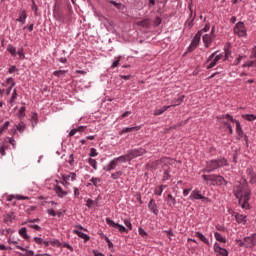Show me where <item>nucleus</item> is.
Returning a JSON list of instances; mask_svg holds the SVG:
<instances>
[{
  "label": "nucleus",
  "instance_id": "603ef678",
  "mask_svg": "<svg viewBox=\"0 0 256 256\" xmlns=\"http://www.w3.org/2000/svg\"><path fill=\"white\" fill-rule=\"evenodd\" d=\"M225 127L228 129L230 135H233V127L228 122H224Z\"/></svg>",
  "mask_w": 256,
  "mask_h": 256
},
{
  "label": "nucleus",
  "instance_id": "20e7f679",
  "mask_svg": "<svg viewBox=\"0 0 256 256\" xmlns=\"http://www.w3.org/2000/svg\"><path fill=\"white\" fill-rule=\"evenodd\" d=\"M225 119H228L229 121H231V123H235L236 125V133L239 137H245V141H247V137L245 136V133L243 132V128H241V122H239V120H235L233 118V116L226 114Z\"/></svg>",
  "mask_w": 256,
  "mask_h": 256
},
{
  "label": "nucleus",
  "instance_id": "4be33fe9",
  "mask_svg": "<svg viewBox=\"0 0 256 256\" xmlns=\"http://www.w3.org/2000/svg\"><path fill=\"white\" fill-rule=\"evenodd\" d=\"M75 235H78V237H80V239H84L85 242L89 241V239H91V237H89V235L79 231V230H74Z\"/></svg>",
  "mask_w": 256,
  "mask_h": 256
},
{
  "label": "nucleus",
  "instance_id": "a211bd4d",
  "mask_svg": "<svg viewBox=\"0 0 256 256\" xmlns=\"http://www.w3.org/2000/svg\"><path fill=\"white\" fill-rule=\"evenodd\" d=\"M54 191L60 199H63V197L68 195L67 191L63 190L61 186H55Z\"/></svg>",
  "mask_w": 256,
  "mask_h": 256
},
{
  "label": "nucleus",
  "instance_id": "13d9d810",
  "mask_svg": "<svg viewBox=\"0 0 256 256\" xmlns=\"http://www.w3.org/2000/svg\"><path fill=\"white\" fill-rule=\"evenodd\" d=\"M8 142L10 143V145H12V147L15 149L17 142L15 141V139L13 138H8Z\"/></svg>",
  "mask_w": 256,
  "mask_h": 256
},
{
  "label": "nucleus",
  "instance_id": "c03bdc74",
  "mask_svg": "<svg viewBox=\"0 0 256 256\" xmlns=\"http://www.w3.org/2000/svg\"><path fill=\"white\" fill-rule=\"evenodd\" d=\"M115 59L116 60L112 63V66H111L112 69H115V67H117L119 65V63L121 61V56H118Z\"/></svg>",
  "mask_w": 256,
  "mask_h": 256
},
{
  "label": "nucleus",
  "instance_id": "864d4df0",
  "mask_svg": "<svg viewBox=\"0 0 256 256\" xmlns=\"http://www.w3.org/2000/svg\"><path fill=\"white\" fill-rule=\"evenodd\" d=\"M224 57H223V61H227L229 59V55H231V51L229 50H225V52L223 53Z\"/></svg>",
  "mask_w": 256,
  "mask_h": 256
},
{
  "label": "nucleus",
  "instance_id": "0eeeda50",
  "mask_svg": "<svg viewBox=\"0 0 256 256\" xmlns=\"http://www.w3.org/2000/svg\"><path fill=\"white\" fill-rule=\"evenodd\" d=\"M147 151L143 148L138 149H132L127 152L128 158L130 161H133V159H137V157H141V155H145Z\"/></svg>",
  "mask_w": 256,
  "mask_h": 256
},
{
  "label": "nucleus",
  "instance_id": "9d476101",
  "mask_svg": "<svg viewBox=\"0 0 256 256\" xmlns=\"http://www.w3.org/2000/svg\"><path fill=\"white\" fill-rule=\"evenodd\" d=\"M246 249H253L256 245V233L244 238Z\"/></svg>",
  "mask_w": 256,
  "mask_h": 256
},
{
  "label": "nucleus",
  "instance_id": "79ce46f5",
  "mask_svg": "<svg viewBox=\"0 0 256 256\" xmlns=\"http://www.w3.org/2000/svg\"><path fill=\"white\" fill-rule=\"evenodd\" d=\"M7 149H9V146L5 144L0 147V155H2V157H5V151H7Z\"/></svg>",
  "mask_w": 256,
  "mask_h": 256
},
{
  "label": "nucleus",
  "instance_id": "4d7b16f0",
  "mask_svg": "<svg viewBox=\"0 0 256 256\" xmlns=\"http://www.w3.org/2000/svg\"><path fill=\"white\" fill-rule=\"evenodd\" d=\"M138 232L141 237H147V232L143 228H139Z\"/></svg>",
  "mask_w": 256,
  "mask_h": 256
},
{
  "label": "nucleus",
  "instance_id": "58836bf2",
  "mask_svg": "<svg viewBox=\"0 0 256 256\" xmlns=\"http://www.w3.org/2000/svg\"><path fill=\"white\" fill-rule=\"evenodd\" d=\"M164 188H165V186H163V185L156 187L154 190L155 195H159V196L163 195Z\"/></svg>",
  "mask_w": 256,
  "mask_h": 256
},
{
  "label": "nucleus",
  "instance_id": "bf43d9fd",
  "mask_svg": "<svg viewBox=\"0 0 256 256\" xmlns=\"http://www.w3.org/2000/svg\"><path fill=\"white\" fill-rule=\"evenodd\" d=\"M19 117H25V107H21L19 109Z\"/></svg>",
  "mask_w": 256,
  "mask_h": 256
},
{
  "label": "nucleus",
  "instance_id": "4c0bfd02",
  "mask_svg": "<svg viewBox=\"0 0 256 256\" xmlns=\"http://www.w3.org/2000/svg\"><path fill=\"white\" fill-rule=\"evenodd\" d=\"M16 99H17V89H14L13 93H12V96H11V99H10L11 107H13V104L15 103Z\"/></svg>",
  "mask_w": 256,
  "mask_h": 256
},
{
  "label": "nucleus",
  "instance_id": "ea45409f",
  "mask_svg": "<svg viewBox=\"0 0 256 256\" xmlns=\"http://www.w3.org/2000/svg\"><path fill=\"white\" fill-rule=\"evenodd\" d=\"M88 163L91 167H93V169H95V171H97V160L96 159L89 158Z\"/></svg>",
  "mask_w": 256,
  "mask_h": 256
},
{
  "label": "nucleus",
  "instance_id": "5fc2aeb1",
  "mask_svg": "<svg viewBox=\"0 0 256 256\" xmlns=\"http://www.w3.org/2000/svg\"><path fill=\"white\" fill-rule=\"evenodd\" d=\"M97 155H99V153H97V149L91 148L90 149V157H97Z\"/></svg>",
  "mask_w": 256,
  "mask_h": 256
},
{
  "label": "nucleus",
  "instance_id": "6ab92c4d",
  "mask_svg": "<svg viewBox=\"0 0 256 256\" xmlns=\"http://www.w3.org/2000/svg\"><path fill=\"white\" fill-rule=\"evenodd\" d=\"M8 243H9V245L16 246V249H20V251H25V248L19 246V239L8 238Z\"/></svg>",
  "mask_w": 256,
  "mask_h": 256
},
{
  "label": "nucleus",
  "instance_id": "338daca9",
  "mask_svg": "<svg viewBox=\"0 0 256 256\" xmlns=\"http://www.w3.org/2000/svg\"><path fill=\"white\" fill-rule=\"evenodd\" d=\"M47 213H48V215H51V217H55L57 215V213H55V210H53V209H49L47 211Z\"/></svg>",
  "mask_w": 256,
  "mask_h": 256
},
{
  "label": "nucleus",
  "instance_id": "69168bd1",
  "mask_svg": "<svg viewBox=\"0 0 256 256\" xmlns=\"http://www.w3.org/2000/svg\"><path fill=\"white\" fill-rule=\"evenodd\" d=\"M93 203H94V202H93L92 199H88L86 205H87V207H88L89 209H91V208L93 207Z\"/></svg>",
  "mask_w": 256,
  "mask_h": 256
},
{
  "label": "nucleus",
  "instance_id": "f3484780",
  "mask_svg": "<svg viewBox=\"0 0 256 256\" xmlns=\"http://www.w3.org/2000/svg\"><path fill=\"white\" fill-rule=\"evenodd\" d=\"M18 23H21V25H25V21H27V12L25 10H22L19 12V17L16 19Z\"/></svg>",
  "mask_w": 256,
  "mask_h": 256
},
{
  "label": "nucleus",
  "instance_id": "2eb2a0df",
  "mask_svg": "<svg viewBox=\"0 0 256 256\" xmlns=\"http://www.w3.org/2000/svg\"><path fill=\"white\" fill-rule=\"evenodd\" d=\"M15 212H8L4 215V223L6 225H9L10 223H13L15 221Z\"/></svg>",
  "mask_w": 256,
  "mask_h": 256
},
{
  "label": "nucleus",
  "instance_id": "680f3d73",
  "mask_svg": "<svg viewBox=\"0 0 256 256\" xmlns=\"http://www.w3.org/2000/svg\"><path fill=\"white\" fill-rule=\"evenodd\" d=\"M129 115H131V111H126L119 117V119H125V117H129Z\"/></svg>",
  "mask_w": 256,
  "mask_h": 256
},
{
  "label": "nucleus",
  "instance_id": "5701e85b",
  "mask_svg": "<svg viewBox=\"0 0 256 256\" xmlns=\"http://www.w3.org/2000/svg\"><path fill=\"white\" fill-rule=\"evenodd\" d=\"M214 237L216 241H219V243H227V238H225V236L221 235L219 232H215Z\"/></svg>",
  "mask_w": 256,
  "mask_h": 256
},
{
  "label": "nucleus",
  "instance_id": "8fccbe9b",
  "mask_svg": "<svg viewBox=\"0 0 256 256\" xmlns=\"http://www.w3.org/2000/svg\"><path fill=\"white\" fill-rule=\"evenodd\" d=\"M211 177L212 175H205V174L202 175V179H204V181H207L208 185L211 184Z\"/></svg>",
  "mask_w": 256,
  "mask_h": 256
},
{
  "label": "nucleus",
  "instance_id": "37998d69",
  "mask_svg": "<svg viewBox=\"0 0 256 256\" xmlns=\"http://www.w3.org/2000/svg\"><path fill=\"white\" fill-rule=\"evenodd\" d=\"M65 73H67V71H65V70L54 71L55 77H63V75H65Z\"/></svg>",
  "mask_w": 256,
  "mask_h": 256
},
{
  "label": "nucleus",
  "instance_id": "2f4dec72",
  "mask_svg": "<svg viewBox=\"0 0 256 256\" xmlns=\"http://www.w3.org/2000/svg\"><path fill=\"white\" fill-rule=\"evenodd\" d=\"M248 175H249V178H250V183L252 184H255L256 183V173L253 172V170L251 169H248Z\"/></svg>",
  "mask_w": 256,
  "mask_h": 256
},
{
  "label": "nucleus",
  "instance_id": "6e6d98bb",
  "mask_svg": "<svg viewBox=\"0 0 256 256\" xmlns=\"http://www.w3.org/2000/svg\"><path fill=\"white\" fill-rule=\"evenodd\" d=\"M17 55H19L20 59H25V53L23 52V48H20L18 50Z\"/></svg>",
  "mask_w": 256,
  "mask_h": 256
},
{
  "label": "nucleus",
  "instance_id": "a878e982",
  "mask_svg": "<svg viewBox=\"0 0 256 256\" xmlns=\"http://www.w3.org/2000/svg\"><path fill=\"white\" fill-rule=\"evenodd\" d=\"M116 159V162L118 163H127V161H131L129 158V155L126 153L125 155L119 156Z\"/></svg>",
  "mask_w": 256,
  "mask_h": 256
},
{
  "label": "nucleus",
  "instance_id": "774afa93",
  "mask_svg": "<svg viewBox=\"0 0 256 256\" xmlns=\"http://www.w3.org/2000/svg\"><path fill=\"white\" fill-rule=\"evenodd\" d=\"M105 241L106 243H108L109 249H111L113 247V243L111 242V240L108 237H105Z\"/></svg>",
  "mask_w": 256,
  "mask_h": 256
},
{
  "label": "nucleus",
  "instance_id": "bb28decb",
  "mask_svg": "<svg viewBox=\"0 0 256 256\" xmlns=\"http://www.w3.org/2000/svg\"><path fill=\"white\" fill-rule=\"evenodd\" d=\"M117 165H119V163L117 162V160L114 158L107 166L106 171H113V169H115L117 167Z\"/></svg>",
  "mask_w": 256,
  "mask_h": 256
},
{
  "label": "nucleus",
  "instance_id": "72a5a7b5",
  "mask_svg": "<svg viewBox=\"0 0 256 256\" xmlns=\"http://www.w3.org/2000/svg\"><path fill=\"white\" fill-rule=\"evenodd\" d=\"M19 235L23 237V239H29V235L27 234V228L23 227L19 230Z\"/></svg>",
  "mask_w": 256,
  "mask_h": 256
},
{
  "label": "nucleus",
  "instance_id": "7c9ffc66",
  "mask_svg": "<svg viewBox=\"0 0 256 256\" xmlns=\"http://www.w3.org/2000/svg\"><path fill=\"white\" fill-rule=\"evenodd\" d=\"M13 199H17L18 201H21V200L29 199V197L21 196V195H17L16 197L13 195H10L7 197V201H13Z\"/></svg>",
  "mask_w": 256,
  "mask_h": 256
},
{
  "label": "nucleus",
  "instance_id": "e2e57ef3",
  "mask_svg": "<svg viewBox=\"0 0 256 256\" xmlns=\"http://www.w3.org/2000/svg\"><path fill=\"white\" fill-rule=\"evenodd\" d=\"M16 71H17V67L16 66H11L8 70V73L13 74V73H16Z\"/></svg>",
  "mask_w": 256,
  "mask_h": 256
},
{
  "label": "nucleus",
  "instance_id": "1a4fd4ad",
  "mask_svg": "<svg viewBox=\"0 0 256 256\" xmlns=\"http://www.w3.org/2000/svg\"><path fill=\"white\" fill-rule=\"evenodd\" d=\"M106 223L110 227H113L114 229H118V231L120 233H129V230H127V228H125V226H123L119 223H115V221L111 220L110 218H106Z\"/></svg>",
  "mask_w": 256,
  "mask_h": 256
},
{
  "label": "nucleus",
  "instance_id": "09e8293b",
  "mask_svg": "<svg viewBox=\"0 0 256 256\" xmlns=\"http://www.w3.org/2000/svg\"><path fill=\"white\" fill-rule=\"evenodd\" d=\"M28 227L30 229H34L35 231H41V227L37 224H29Z\"/></svg>",
  "mask_w": 256,
  "mask_h": 256
},
{
  "label": "nucleus",
  "instance_id": "c9c22d12",
  "mask_svg": "<svg viewBox=\"0 0 256 256\" xmlns=\"http://www.w3.org/2000/svg\"><path fill=\"white\" fill-rule=\"evenodd\" d=\"M167 199H168L169 206L177 204V200L173 197V195L168 194Z\"/></svg>",
  "mask_w": 256,
  "mask_h": 256
},
{
  "label": "nucleus",
  "instance_id": "423d86ee",
  "mask_svg": "<svg viewBox=\"0 0 256 256\" xmlns=\"http://www.w3.org/2000/svg\"><path fill=\"white\" fill-rule=\"evenodd\" d=\"M183 99H184V96H179L178 99L176 100V102H174L172 105L170 106H164L160 109H156L154 111V115L157 117L159 115H163V112L164 111H167V109H169L170 107H177V105H181V103H183Z\"/></svg>",
  "mask_w": 256,
  "mask_h": 256
},
{
  "label": "nucleus",
  "instance_id": "f257e3e1",
  "mask_svg": "<svg viewBox=\"0 0 256 256\" xmlns=\"http://www.w3.org/2000/svg\"><path fill=\"white\" fill-rule=\"evenodd\" d=\"M234 195L239 200L242 209H249L251 199V189L247 185L240 184L234 188Z\"/></svg>",
  "mask_w": 256,
  "mask_h": 256
},
{
  "label": "nucleus",
  "instance_id": "3c124183",
  "mask_svg": "<svg viewBox=\"0 0 256 256\" xmlns=\"http://www.w3.org/2000/svg\"><path fill=\"white\" fill-rule=\"evenodd\" d=\"M34 243H37V245H43V238H39V237H34L33 239Z\"/></svg>",
  "mask_w": 256,
  "mask_h": 256
},
{
  "label": "nucleus",
  "instance_id": "de8ad7c7",
  "mask_svg": "<svg viewBox=\"0 0 256 256\" xmlns=\"http://www.w3.org/2000/svg\"><path fill=\"white\" fill-rule=\"evenodd\" d=\"M124 225H126V227L130 229V231H133V224H131L130 220H124Z\"/></svg>",
  "mask_w": 256,
  "mask_h": 256
},
{
  "label": "nucleus",
  "instance_id": "f8f14e48",
  "mask_svg": "<svg viewBox=\"0 0 256 256\" xmlns=\"http://www.w3.org/2000/svg\"><path fill=\"white\" fill-rule=\"evenodd\" d=\"M213 250L216 253V256H229V252L227 249L222 248L219 243H215L213 246Z\"/></svg>",
  "mask_w": 256,
  "mask_h": 256
},
{
  "label": "nucleus",
  "instance_id": "39448f33",
  "mask_svg": "<svg viewBox=\"0 0 256 256\" xmlns=\"http://www.w3.org/2000/svg\"><path fill=\"white\" fill-rule=\"evenodd\" d=\"M234 35L238 37H247V28H245V24L243 22L236 23L234 29Z\"/></svg>",
  "mask_w": 256,
  "mask_h": 256
},
{
  "label": "nucleus",
  "instance_id": "a18cd8bd",
  "mask_svg": "<svg viewBox=\"0 0 256 256\" xmlns=\"http://www.w3.org/2000/svg\"><path fill=\"white\" fill-rule=\"evenodd\" d=\"M121 175H123V172L122 171H117V172L111 174V178L112 179H119V177H121Z\"/></svg>",
  "mask_w": 256,
  "mask_h": 256
},
{
  "label": "nucleus",
  "instance_id": "cd10ccee",
  "mask_svg": "<svg viewBox=\"0 0 256 256\" xmlns=\"http://www.w3.org/2000/svg\"><path fill=\"white\" fill-rule=\"evenodd\" d=\"M7 51L12 55V57H17V48H15L13 45L9 44L7 46Z\"/></svg>",
  "mask_w": 256,
  "mask_h": 256
},
{
  "label": "nucleus",
  "instance_id": "dca6fc26",
  "mask_svg": "<svg viewBox=\"0 0 256 256\" xmlns=\"http://www.w3.org/2000/svg\"><path fill=\"white\" fill-rule=\"evenodd\" d=\"M234 217L236 219V222L242 225H245L247 223V216L243 214H239L237 212L234 213Z\"/></svg>",
  "mask_w": 256,
  "mask_h": 256
},
{
  "label": "nucleus",
  "instance_id": "6e6552de",
  "mask_svg": "<svg viewBox=\"0 0 256 256\" xmlns=\"http://www.w3.org/2000/svg\"><path fill=\"white\" fill-rule=\"evenodd\" d=\"M190 201H209V198L205 197L204 194L201 193V191L195 189L192 191V193L189 196Z\"/></svg>",
  "mask_w": 256,
  "mask_h": 256
},
{
  "label": "nucleus",
  "instance_id": "49530a36",
  "mask_svg": "<svg viewBox=\"0 0 256 256\" xmlns=\"http://www.w3.org/2000/svg\"><path fill=\"white\" fill-rule=\"evenodd\" d=\"M91 183L94 184L95 187H98L99 183H101V179L99 178H91Z\"/></svg>",
  "mask_w": 256,
  "mask_h": 256
},
{
  "label": "nucleus",
  "instance_id": "f03ea898",
  "mask_svg": "<svg viewBox=\"0 0 256 256\" xmlns=\"http://www.w3.org/2000/svg\"><path fill=\"white\" fill-rule=\"evenodd\" d=\"M221 167H229V161L224 157L207 161L202 171L203 173H213V171Z\"/></svg>",
  "mask_w": 256,
  "mask_h": 256
},
{
  "label": "nucleus",
  "instance_id": "412c9836",
  "mask_svg": "<svg viewBox=\"0 0 256 256\" xmlns=\"http://www.w3.org/2000/svg\"><path fill=\"white\" fill-rule=\"evenodd\" d=\"M63 181H75L77 179V174L70 172L67 175L62 176Z\"/></svg>",
  "mask_w": 256,
  "mask_h": 256
},
{
  "label": "nucleus",
  "instance_id": "7ed1b4c3",
  "mask_svg": "<svg viewBox=\"0 0 256 256\" xmlns=\"http://www.w3.org/2000/svg\"><path fill=\"white\" fill-rule=\"evenodd\" d=\"M219 52H214L212 53L208 60H207V69H213V67H215V65H217V63H219L221 60H223V58L225 57V55L223 53L218 54Z\"/></svg>",
  "mask_w": 256,
  "mask_h": 256
},
{
  "label": "nucleus",
  "instance_id": "393cba45",
  "mask_svg": "<svg viewBox=\"0 0 256 256\" xmlns=\"http://www.w3.org/2000/svg\"><path fill=\"white\" fill-rule=\"evenodd\" d=\"M195 237H198V239H200L202 243H205V245H209V239H207L201 232H196Z\"/></svg>",
  "mask_w": 256,
  "mask_h": 256
},
{
  "label": "nucleus",
  "instance_id": "052dcab7",
  "mask_svg": "<svg viewBox=\"0 0 256 256\" xmlns=\"http://www.w3.org/2000/svg\"><path fill=\"white\" fill-rule=\"evenodd\" d=\"M9 233L12 234V233H15V231H13V229L11 228L2 231V234L4 235H9Z\"/></svg>",
  "mask_w": 256,
  "mask_h": 256
},
{
  "label": "nucleus",
  "instance_id": "e433bc0d",
  "mask_svg": "<svg viewBox=\"0 0 256 256\" xmlns=\"http://www.w3.org/2000/svg\"><path fill=\"white\" fill-rule=\"evenodd\" d=\"M150 23L151 22L149 21V19H144L139 21L137 25H139L140 27H149Z\"/></svg>",
  "mask_w": 256,
  "mask_h": 256
},
{
  "label": "nucleus",
  "instance_id": "f704fd0d",
  "mask_svg": "<svg viewBox=\"0 0 256 256\" xmlns=\"http://www.w3.org/2000/svg\"><path fill=\"white\" fill-rule=\"evenodd\" d=\"M242 117L246 121H255L256 120V115H254V114H243Z\"/></svg>",
  "mask_w": 256,
  "mask_h": 256
},
{
  "label": "nucleus",
  "instance_id": "0e129e2a",
  "mask_svg": "<svg viewBox=\"0 0 256 256\" xmlns=\"http://www.w3.org/2000/svg\"><path fill=\"white\" fill-rule=\"evenodd\" d=\"M24 251H26L25 256H33V255H35V252H34L33 250H27V249H25Z\"/></svg>",
  "mask_w": 256,
  "mask_h": 256
},
{
  "label": "nucleus",
  "instance_id": "aec40b11",
  "mask_svg": "<svg viewBox=\"0 0 256 256\" xmlns=\"http://www.w3.org/2000/svg\"><path fill=\"white\" fill-rule=\"evenodd\" d=\"M203 43H204L205 47H209V45H211V43H213V35H211V34L204 35Z\"/></svg>",
  "mask_w": 256,
  "mask_h": 256
},
{
  "label": "nucleus",
  "instance_id": "c756f323",
  "mask_svg": "<svg viewBox=\"0 0 256 256\" xmlns=\"http://www.w3.org/2000/svg\"><path fill=\"white\" fill-rule=\"evenodd\" d=\"M6 83H7L8 85H10L9 88H8V90H7V95H9V94L11 93V89H13V87H15V80H13V78H8V79L6 80Z\"/></svg>",
  "mask_w": 256,
  "mask_h": 256
},
{
  "label": "nucleus",
  "instance_id": "b1692460",
  "mask_svg": "<svg viewBox=\"0 0 256 256\" xmlns=\"http://www.w3.org/2000/svg\"><path fill=\"white\" fill-rule=\"evenodd\" d=\"M141 129V126H135V127H126L124 129H122L121 131V135H123L124 133H131V131H139Z\"/></svg>",
  "mask_w": 256,
  "mask_h": 256
},
{
  "label": "nucleus",
  "instance_id": "4468645a",
  "mask_svg": "<svg viewBox=\"0 0 256 256\" xmlns=\"http://www.w3.org/2000/svg\"><path fill=\"white\" fill-rule=\"evenodd\" d=\"M148 209H150V211L154 213V215H159V207H157L155 199L150 200V202L148 203Z\"/></svg>",
  "mask_w": 256,
  "mask_h": 256
},
{
  "label": "nucleus",
  "instance_id": "473e14b6",
  "mask_svg": "<svg viewBox=\"0 0 256 256\" xmlns=\"http://www.w3.org/2000/svg\"><path fill=\"white\" fill-rule=\"evenodd\" d=\"M16 129L19 131V133H24L27 126L25 125V122H20L18 125H16Z\"/></svg>",
  "mask_w": 256,
  "mask_h": 256
},
{
  "label": "nucleus",
  "instance_id": "9b49d317",
  "mask_svg": "<svg viewBox=\"0 0 256 256\" xmlns=\"http://www.w3.org/2000/svg\"><path fill=\"white\" fill-rule=\"evenodd\" d=\"M203 35V31H198L197 34L195 35L191 45L188 47V51H194L197 49V45H199V42L201 41V37Z\"/></svg>",
  "mask_w": 256,
  "mask_h": 256
},
{
  "label": "nucleus",
  "instance_id": "ddd939ff",
  "mask_svg": "<svg viewBox=\"0 0 256 256\" xmlns=\"http://www.w3.org/2000/svg\"><path fill=\"white\" fill-rule=\"evenodd\" d=\"M223 183H225V178L223 176L212 174L210 185H222Z\"/></svg>",
  "mask_w": 256,
  "mask_h": 256
},
{
  "label": "nucleus",
  "instance_id": "c85d7f7f",
  "mask_svg": "<svg viewBox=\"0 0 256 256\" xmlns=\"http://www.w3.org/2000/svg\"><path fill=\"white\" fill-rule=\"evenodd\" d=\"M242 67H256V56H254L252 60H248L246 63H244Z\"/></svg>",
  "mask_w": 256,
  "mask_h": 256
},
{
  "label": "nucleus",
  "instance_id": "a19ab883",
  "mask_svg": "<svg viewBox=\"0 0 256 256\" xmlns=\"http://www.w3.org/2000/svg\"><path fill=\"white\" fill-rule=\"evenodd\" d=\"M49 244L52 245V247H61V242L57 239L49 240Z\"/></svg>",
  "mask_w": 256,
  "mask_h": 256
}]
</instances>
